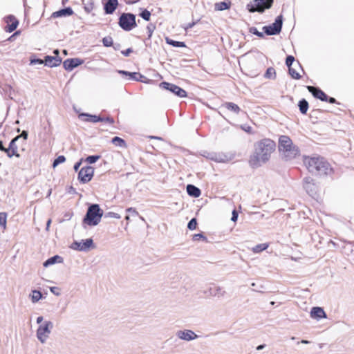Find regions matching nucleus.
Wrapping results in <instances>:
<instances>
[{"mask_svg":"<svg viewBox=\"0 0 354 354\" xmlns=\"http://www.w3.org/2000/svg\"><path fill=\"white\" fill-rule=\"evenodd\" d=\"M303 183H304L303 185H308L309 184H315L314 180L310 176L305 177L303 179Z\"/></svg>","mask_w":354,"mask_h":354,"instance_id":"obj_60","label":"nucleus"},{"mask_svg":"<svg viewBox=\"0 0 354 354\" xmlns=\"http://www.w3.org/2000/svg\"><path fill=\"white\" fill-rule=\"evenodd\" d=\"M310 316L311 318L317 321L327 318V315L324 308L319 306L313 307L310 312Z\"/></svg>","mask_w":354,"mask_h":354,"instance_id":"obj_20","label":"nucleus"},{"mask_svg":"<svg viewBox=\"0 0 354 354\" xmlns=\"http://www.w3.org/2000/svg\"><path fill=\"white\" fill-rule=\"evenodd\" d=\"M111 143L117 147H127L126 141L123 138L118 137V136H115V137L112 138Z\"/></svg>","mask_w":354,"mask_h":354,"instance_id":"obj_31","label":"nucleus"},{"mask_svg":"<svg viewBox=\"0 0 354 354\" xmlns=\"http://www.w3.org/2000/svg\"><path fill=\"white\" fill-rule=\"evenodd\" d=\"M84 162V158H81L78 161H77L73 165V169L75 171H79L80 169V167Z\"/></svg>","mask_w":354,"mask_h":354,"instance_id":"obj_51","label":"nucleus"},{"mask_svg":"<svg viewBox=\"0 0 354 354\" xmlns=\"http://www.w3.org/2000/svg\"><path fill=\"white\" fill-rule=\"evenodd\" d=\"M147 37L145 39L144 43H147V41L151 40V38L152 37L153 32L154 30L156 29V25L152 23H149L147 26Z\"/></svg>","mask_w":354,"mask_h":354,"instance_id":"obj_35","label":"nucleus"},{"mask_svg":"<svg viewBox=\"0 0 354 354\" xmlns=\"http://www.w3.org/2000/svg\"><path fill=\"white\" fill-rule=\"evenodd\" d=\"M118 24L124 31L129 32L138 26L136 15L132 12H122L118 17Z\"/></svg>","mask_w":354,"mask_h":354,"instance_id":"obj_5","label":"nucleus"},{"mask_svg":"<svg viewBox=\"0 0 354 354\" xmlns=\"http://www.w3.org/2000/svg\"><path fill=\"white\" fill-rule=\"evenodd\" d=\"M62 61L61 57H54L52 55H46L44 59V65L50 68L59 66Z\"/></svg>","mask_w":354,"mask_h":354,"instance_id":"obj_22","label":"nucleus"},{"mask_svg":"<svg viewBox=\"0 0 354 354\" xmlns=\"http://www.w3.org/2000/svg\"><path fill=\"white\" fill-rule=\"evenodd\" d=\"M278 147L279 151H283L286 160H292L300 153L299 147L293 144L288 136H280Z\"/></svg>","mask_w":354,"mask_h":354,"instance_id":"obj_4","label":"nucleus"},{"mask_svg":"<svg viewBox=\"0 0 354 354\" xmlns=\"http://www.w3.org/2000/svg\"><path fill=\"white\" fill-rule=\"evenodd\" d=\"M70 248L80 252H88L95 248V245L92 238L82 239L80 241H74L70 245Z\"/></svg>","mask_w":354,"mask_h":354,"instance_id":"obj_8","label":"nucleus"},{"mask_svg":"<svg viewBox=\"0 0 354 354\" xmlns=\"http://www.w3.org/2000/svg\"><path fill=\"white\" fill-rule=\"evenodd\" d=\"M138 15L146 21H149L151 19V12L147 8H140Z\"/></svg>","mask_w":354,"mask_h":354,"instance_id":"obj_32","label":"nucleus"},{"mask_svg":"<svg viewBox=\"0 0 354 354\" xmlns=\"http://www.w3.org/2000/svg\"><path fill=\"white\" fill-rule=\"evenodd\" d=\"M91 117V122L97 123L101 122L102 116L100 115L92 114Z\"/></svg>","mask_w":354,"mask_h":354,"instance_id":"obj_50","label":"nucleus"},{"mask_svg":"<svg viewBox=\"0 0 354 354\" xmlns=\"http://www.w3.org/2000/svg\"><path fill=\"white\" fill-rule=\"evenodd\" d=\"M101 122H106L110 124H113L115 122V120H114L113 118H112L111 116H106V117L102 116Z\"/></svg>","mask_w":354,"mask_h":354,"instance_id":"obj_54","label":"nucleus"},{"mask_svg":"<svg viewBox=\"0 0 354 354\" xmlns=\"http://www.w3.org/2000/svg\"><path fill=\"white\" fill-rule=\"evenodd\" d=\"M209 160L219 163H225L233 160L235 154L233 153H223V152H212V154H208Z\"/></svg>","mask_w":354,"mask_h":354,"instance_id":"obj_13","label":"nucleus"},{"mask_svg":"<svg viewBox=\"0 0 354 354\" xmlns=\"http://www.w3.org/2000/svg\"><path fill=\"white\" fill-rule=\"evenodd\" d=\"M223 107L227 109L228 111L234 113L236 114H239L240 112L245 113L243 111L240 107L235 103L232 102H226L222 105Z\"/></svg>","mask_w":354,"mask_h":354,"instance_id":"obj_26","label":"nucleus"},{"mask_svg":"<svg viewBox=\"0 0 354 354\" xmlns=\"http://www.w3.org/2000/svg\"><path fill=\"white\" fill-rule=\"evenodd\" d=\"M192 239L194 241H202L204 242L208 241L207 237L204 234L203 232H200V233L193 234Z\"/></svg>","mask_w":354,"mask_h":354,"instance_id":"obj_36","label":"nucleus"},{"mask_svg":"<svg viewBox=\"0 0 354 354\" xmlns=\"http://www.w3.org/2000/svg\"><path fill=\"white\" fill-rule=\"evenodd\" d=\"M19 139V136H15L9 142L8 147H6V156L11 158L12 157L20 158V154L18 153V147L16 144L17 141Z\"/></svg>","mask_w":354,"mask_h":354,"instance_id":"obj_16","label":"nucleus"},{"mask_svg":"<svg viewBox=\"0 0 354 354\" xmlns=\"http://www.w3.org/2000/svg\"><path fill=\"white\" fill-rule=\"evenodd\" d=\"M307 90L312 94V95L322 102H325L326 100V94L319 87L314 86H306Z\"/></svg>","mask_w":354,"mask_h":354,"instance_id":"obj_18","label":"nucleus"},{"mask_svg":"<svg viewBox=\"0 0 354 354\" xmlns=\"http://www.w3.org/2000/svg\"><path fill=\"white\" fill-rule=\"evenodd\" d=\"M7 216L8 214L6 212H0V226L3 229L6 228Z\"/></svg>","mask_w":354,"mask_h":354,"instance_id":"obj_42","label":"nucleus"},{"mask_svg":"<svg viewBox=\"0 0 354 354\" xmlns=\"http://www.w3.org/2000/svg\"><path fill=\"white\" fill-rule=\"evenodd\" d=\"M21 33V31L20 30H15L14 31V33L11 35L8 38H7L3 42L9 41L12 42L15 41L17 38V37L19 36Z\"/></svg>","mask_w":354,"mask_h":354,"instance_id":"obj_46","label":"nucleus"},{"mask_svg":"<svg viewBox=\"0 0 354 354\" xmlns=\"http://www.w3.org/2000/svg\"><path fill=\"white\" fill-rule=\"evenodd\" d=\"M104 212L97 203L88 204L86 212L82 221V226L84 229L87 227H94L97 225L101 221Z\"/></svg>","mask_w":354,"mask_h":354,"instance_id":"obj_3","label":"nucleus"},{"mask_svg":"<svg viewBox=\"0 0 354 354\" xmlns=\"http://www.w3.org/2000/svg\"><path fill=\"white\" fill-rule=\"evenodd\" d=\"M84 63V60L79 57L68 58L63 62V68L66 71H71Z\"/></svg>","mask_w":354,"mask_h":354,"instance_id":"obj_15","label":"nucleus"},{"mask_svg":"<svg viewBox=\"0 0 354 354\" xmlns=\"http://www.w3.org/2000/svg\"><path fill=\"white\" fill-rule=\"evenodd\" d=\"M160 88L168 91L179 97H185L187 95V91L179 86L163 81L159 84Z\"/></svg>","mask_w":354,"mask_h":354,"instance_id":"obj_12","label":"nucleus"},{"mask_svg":"<svg viewBox=\"0 0 354 354\" xmlns=\"http://www.w3.org/2000/svg\"><path fill=\"white\" fill-rule=\"evenodd\" d=\"M30 64H44V59L37 57L36 55H32L30 57Z\"/></svg>","mask_w":354,"mask_h":354,"instance_id":"obj_44","label":"nucleus"},{"mask_svg":"<svg viewBox=\"0 0 354 354\" xmlns=\"http://www.w3.org/2000/svg\"><path fill=\"white\" fill-rule=\"evenodd\" d=\"M20 138H23L24 140H27L28 137V132L26 130H23L20 135H17Z\"/></svg>","mask_w":354,"mask_h":354,"instance_id":"obj_64","label":"nucleus"},{"mask_svg":"<svg viewBox=\"0 0 354 354\" xmlns=\"http://www.w3.org/2000/svg\"><path fill=\"white\" fill-rule=\"evenodd\" d=\"M104 216L110 217V218H115L117 219H120L121 218V216L119 214L113 212H109L106 213Z\"/></svg>","mask_w":354,"mask_h":354,"instance_id":"obj_52","label":"nucleus"},{"mask_svg":"<svg viewBox=\"0 0 354 354\" xmlns=\"http://www.w3.org/2000/svg\"><path fill=\"white\" fill-rule=\"evenodd\" d=\"M283 22V17L281 14L278 15L274 21L269 25L263 26L262 30L268 36L277 35L281 32Z\"/></svg>","mask_w":354,"mask_h":354,"instance_id":"obj_7","label":"nucleus"},{"mask_svg":"<svg viewBox=\"0 0 354 354\" xmlns=\"http://www.w3.org/2000/svg\"><path fill=\"white\" fill-rule=\"evenodd\" d=\"M273 3L274 0H252L247 4L246 9L251 13H263L266 10L270 9Z\"/></svg>","mask_w":354,"mask_h":354,"instance_id":"obj_6","label":"nucleus"},{"mask_svg":"<svg viewBox=\"0 0 354 354\" xmlns=\"http://www.w3.org/2000/svg\"><path fill=\"white\" fill-rule=\"evenodd\" d=\"M165 41L168 45H170L176 48H185L187 45L184 41H176L169 38V37H165Z\"/></svg>","mask_w":354,"mask_h":354,"instance_id":"obj_27","label":"nucleus"},{"mask_svg":"<svg viewBox=\"0 0 354 354\" xmlns=\"http://www.w3.org/2000/svg\"><path fill=\"white\" fill-rule=\"evenodd\" d=\"M208 292L210 295L214 297H223L225 293V290H223L219 286H216L215 284H212L208 289Z\"/></svg>","mask_w":354,"mask_h":354,"instance_id":"obj_25","label":"nucleus"},{"mask_svg":"<svg viewBox=\"0 0 354 354\" xmlns=\"http://www.w3.org/2000/svg\"><path fill=\"white\" fill-rule=\"evenodd\" d=\"M298 107L301 114H306L309 108L308 102L304 98L301 99L298 102Z\"/></svg>","mask_w":354,"mask_h":354,"instance_id":"obj_28","label":"nucleus"},{"mask_svg":"<svg viewBox=\"0 0 354 354\" xmlns=\"http://www.w3.org/2000/svg\"><path fill=\"white\" fill-rule=\"evenodd\" d=\"M238 217H239V212L236 209H234L232 212L231 221L232 222L235 223L237 221Z\"/></svg>","mask_w":354,"mask_h":354,"instance_id":"obj_58","label":"nucleus"},{"mask_svg":"<svg viewBox=\"0 0 354 354\" xmlns=\"http://www.w3.org/2000/svg\"><path fill=\"white\" fill-rule=\"evenodd\" d=\"M275 149L276 143L270 138H263L256 142L254 145V153L249 158V165L252 169H256L261 167L262 163H266Z\"/></svg>","mask_w":354,"mask_h":354,"instance_id":"obj_1","label":"nucleus"},{"mask_svg":"<svg viewBox=\"0 0 354 354\" xmlns=\"http://www.w3.org/2000/svg\"><path fill=\"white\" fill-rule=\"evenodd\" d=\"M263 77L266 78V79H269V80H275L276 77H277V74H276V71L275 69L273 68V67H268L264 75H263Z\"/></svg>","mask_w":354,"mask_h":354,"instance_id":"obj_30","label":"nucleus"},{"mask_svg":"<svg viewBox=\"0 0 354 354\" xmlns=\"http://www.w3.org/2000/svg\"><path fill=\"white\" fill-rule=\"evenodd\" d=\"M94 8V2L90 0L89 2L84 6V11L86 13H90Z\"/></svg>","mask_w":354,"mask_h":354,"instance_id":"obj_48","label":"nucleus"},{"mask_svg":"<svg viewBox=\"0 0 354 354\" xmlns=\"http://www.w3.org/2000/svg\"><path fill=\"white\" fill-rule=\"evenodd\" d=\"M186 192L189 196L193 198H198L201 195V190L192 184H188L186 186Z\"/></svg>","mask_w":354,"mask_h":354,"instance_id":"obj_23","label":"nucleus"},{"mask_svg":"<svg viewBox=\"0 0 354 354\" xmlns=\"http://www.w3.org/2000/svg\"><path fill=\"white\" fill-rule=\"evenodd\" d=\"M241 129L248 133L251 134L253 133L252 127H250L249 125L242 124V125H241Z\"/></svg>","mask_w":354,"mask_h":354,"instance_id":"obj_55","label":"nucleus"},{"mask_svg":"<svg viewBox=\"0 0 354 354\" xmlns=\"http://www.w3.org/2000/svg\"><path fill=\"white\" fill-rule=\"evenodd\" d=\"M95 169L91 165L82 167L78 171L77 180L80 184H86L90 182L94 176Z\"/></svg>","mask_w":354,"mask_h":354,"instance_id":"obj_11","label":"nucleus"},{"mask_svg":"<svg viewBox=\"0 0 354 354\" xmlns=\"http://www.w3.org/2000/svg\"><path fill=\"white\" fill-rule=\"evenodd\" d=\"M67 193L70 194H77L76 189L73 186H69L66 189Z\"/></svg>","mask_w":354,"mask_h":354,"instance_id":"obj_63","label":"nucleus"},{"mask_svg":"<svg viewBox=\"0 0 354 354\" xmlns=\"http://www.w3.org/2000/svg\"><path fill=\"white\" fill-rule=\"evenodd\" d=\"M303 187L304 189L306 191V192L310 196L316 193L315 184H309L308 185H303Z\"/></svg>","mask_w":354,"mask_h":354,"instance_id":"obj_39","label":"nucleus"},{"mask_svg":"<svg viewBox=\"0 0 354 354\" xmlns=\"http://www.w3.org/2000/svg\"><path fill=\"white\" fill-rule=\"evenodd\" d=\"M231 2L230 1H223L215 3L216 10L223 11L228 10L230 8Z\"/></svg>","mask_w":354,"mask_h":354,"instance_id":"obj_29","label":"nucleus"},{"mask_svg":"<svg viewBox=\"0 0 354 354\" xmlns=\"http://www.w3.org/2000/svg\"><path fill=\"white\" fill-rule=\"evenodd\" d=\"M31 301L32 303H37L43 298L41 292L39 290H32V295H30Z\"/></svg>","mask_w":354,"mask_h":354,"instance_id":"obj_33","label":"nucleus"},{"mask_svg":"<svg viewBox=\"0 0 354 354\" xmlns=\"http://www.w3.org/2000/svg\"><path fill=\"white\" fill-rule=\"evenodd\" d=\"M74 14V11L71 7H64L61 8L57 11L53 12L51 14V18H59V17H66L72 16Z\"/></svg>","mask_w":354,"mask_h":354,"instance_id":"obj_21","label":"nucleus"},{"mask_svg":"<svg viewBox=\"0 0 354 354\" xmlns=\"http://www.w3.org/2000/svg\"><path fill=\"white\" fill-rule=\"evenodd\" d=\"M101 158V155L100 154H95V155H89L86 156L85 158H84V162L92 165L95 163L97 160H99Z\"/></svg>","mask_w":354,"mask_h":354,"instance_id":"obj_34","label":"nucleus"},{"mask_svg":"<svg viewBox=\"0 0 354 354\" xmlns=\"http://www.w3.org/2000/svg\"><path fill=\"white\" fill-rule=\"evenodd\" d=\"M249 32L251 33V34H253L256 36H257L258 37H260V38H263L265 37V33H264V31L263 32H260L258 30V29L254 27V26H252V27H250L249 28Z\"/></svg>","mask_w":354,"mask_h":354,"instance_id":"obj_41","label":"nucleus"},{"mask_svg":"<svg viewBox=\"0 0 354 354\" xmlns=\"http://www.w3.org/2000/svg\"><path fill=\"white\" fill-rule=\"evenodd\" d=\"M133 50L132 48H128L126 50H121V53L124 57H128L129 55L133 53Z\"/></svg>","mask_w":354,"mask_h":354,"instance_id":"obj_61","label":"nucleus"},{"mask_svg":"<svg viewBox=\"0 0 354 354\" xmlns=\"http://www.w3.org/2000/svg\"><path fill=\"white\" fill-rule=\"evenodd\" d=\"M53 328V324L50 321H45L41 324H40L36 331V335L37 339L41 342L44 343L47 338L48 337L49 334L51 332V330Z\"/></svg>","mask_w":354,"mask_h":354,"instance_id":"obj_9","label":"nucleus"},{"mask_svg":"<svg viewBox=\"0 0 354 354\" xmlns=\"http://www.w3.org/2000/svg\"><path fill=\"white\" fill-rule=\"evenodd\" d=\"M102 42L104 47H111V46H113V41L111 36L103 37Z\"/></svg>","mask_w":354,"mask_h":354,"instance_id":"obj_43","label":"nucleus"},{"mask_svg":"<svg viewBox=\"0 0 354 354\" xmlns=\"http://www.w3.org/2000/svg\"><path fill=\"white\" fill-rule=\"evenodd\" d=\"M50 291L55 296H59L61 295L60 289L57 286L50 287Z\"/></svg>","mask_w":354,"mask_h":354,"instance_id":"obj_57","label":"nucleus"},{"mask_svg":"<svg viewBox=\"0 0 354 354\" xmlns=\"http://www.w3.org/2000/svg\"><path fill=\"white\" fill-rule=\"evenodd\" d=\"M66 157L64 155H59L56 158L54 159L52 167L55 168L59 165L64 163L66 161Z\"/></svg>","mask_w":354,"mask_h":354,"instance_id":"obj_38","label":"nucleus"},{"mask_svg":"<svg viewBox=\"0 0 354 354\" xmlns=\"http://www.w3.org/2000/svg\"><path fill=\"white\" fill-rule=\"evenodd\" d=\"M198 225L197 218L194 217L192 218L187 223V228L189 230H194L196 229Z\"/></svg>","mask_w":354,"mask_h":354,"instance_id":"obj_45","label":"nucleus"},{"mask_svg":"<svg viewBox=\"0 0 354 354\" xmlns=\"http://www.w3.org/2000/svg\"><path fill=\"white\" fill-rule=\"evenodd\" d=\"M295 61V57L292 55H288L286 58V66L289 68L292 67V65L293 64L294 62Z\"/></svg>","mask_w":354,"mask_h":354,"instance_id":"obj_49","label":"nucleus"},{"mask_svg":"<svg viewBox=\"0 0 354 354\" xmlns=\"http://www.w3.org/2000/svg\"><path fill=\"white\" fill-rule=\"evenodd\" d=\"M104 12L105 15H112L118 8V0H102Z\"/></svg>","mask_w":354,"mask_h":354,"instance_id":"obj_17","label":"nucleus"},{"mask_svg":"<svg viewBox=\"0 0 354 354\" xmlns=\"http://www.w3.org/2000/svg\"><path fill=\"white\" fill-rule=\"evenodd\" d=\"M3 21L6 24L3 30L5 32L11 33L14 32L19 24V21L13 15H8L3 17Z\"/></svg>","mask_w":354,"mask_h":354,"instance_id":"obj_14","label":"nucleus"},{"mask_svg":"<svg viewBox=\"0 0 354 354\" xmlns=\"http://www.w3.org/2000/svg\"><path fill=\"white\" fill-rule=\"evenodd\" d=\"M288 73L289 75L292 78L293 80H300L301 78V75L295 71V68L292 67L288 68Z\"/></svg>","mask_w":354,"mask_h":354,"instance_id":"obj_37","label":"nucleus"},{"mask_svg":"<svg viewBox=\"0 0 354 354\" xmlns=\"http://www.w3.org/2000/svg\"><path fill=\"white\" fill-rule=\"evenodd\" d=\"M126 212L127 213L131 214V215L133 216H136L139 215L138 211L134 207H128L126 209Z\"/></svg>","mask_w":354,"mask_h":354,"instance_id":"obj_56","label":"nucleus"},{"mask_svg":"<svg viewBox=\"0 0 354 354\" xmlns=\"http://www.w3.org/2000/svg\"><path fill=\"white\" fill-rule=\"evenodd\" d=\"M326 100H325V102H328L330 104H339L340 103L339 102L337 101V100L333 97H330V96H328V95H326Z\"/></svg>","mask_w":354,"mask_h":354,"instance_id":"obj_59","label":"nucleus"},{"mask_svg":"<svg viewBox=\"0 0 354 354\" xmlns=\"http://www.w3.org/2000/svg\"><path fill=\"white\" fill-rule=\"evenodd\" d=\"M89 116H92V114L88 113H81L78 115L79 118L86 122H91V117Z\"/></svg>","mask_w":354,"mask_h":354,"instance_id":"obj_47","label":"nucleus"},{"mask_svg":"<svg viewBox=\"0 0 354 354\" xmlns=\"http://www.w3.org/2000/svg\"><path fill=\"white\" fill-rule=\"evenodd\" d=\"M118 73L123 77H127L129 80H133L145 84H151L153 82V80L147 78L139 72H130L124 70H118Z\"/></svg>","mask_w":354,"mask_h":354,"instance_id":"obj_10","label":"nucleus"},{"mask_svg":"<svg viewBox=\"0 0 354 354\" xmlns=\"http://www.w3.org/2000/svg\"><path fill=\"white\" fill-rule=\"evenodd\" d=\"M73 216V212L71 210L66 212L63 216V221H69Z\"/></svg>","mask_w":354,"mask_h":354,"instance_id":"obj_53","label":"nucleus"},{"mask_svg":"<svg viewBox=\"0 0 354 354\" xmlns=\"http://www.w3.org/2000/svg\"><path fill=\"white\" fill-rule=\"evenodd\" d=\"M268 248V243L258 244L255 247L253 248V252L255 253L261 252L266 250Z\"/></svg>","mask_w":354,"mask_h":354,"instance_id":"obj_40","label":"nucleus"},{"mask_svg":"<svg viewBox=\"0 0 354 354\" xmlns=\"http://www.w3.org/2000/svg\"><path fill=\"white\" fill-rule=\"evenodd\" d=\"M200 20L198 19L196 21H193L191 23H189L185 27V29L187 30L188 29H191L192 28H193Z\"/></svg>","mask_w":354,"mask_h":354,"instance_id":"obj_62","label":"nucleus"},{"mask_svg":"<svg viewBox=\"0 0 354 354\" xmlns=\"http://www.w3.org/2000/svg\"><path fill=\"white\" fill-rule=\"evenodd\" d=\"M304 164L308 171L315 176H331L334 173L330 164L325 158L320 156H304Z\"/></svg>","mask_w":354,"mask_h":354,"instance_id":"obj_2","label":"nucleus"},{"mask_svg":"<svg viewBox=\"0 0 354 354\" xmlns=\"http://www.w3.org/2000/svg\"><path fill=\"white\" fill-rule=\"evenodd\" d=\"M64 261V259L62 257L58 255V254H55L50 258H48V259H46L44 263H43V266L44 268H48L50 266H53L55 263H63Z\"/></svg>","mask_w":354,"mask_h":354,"instance_id":"obj_24","label":"nucleus"},{"mask_svg":"<svg viewBox=\"0 0 354 354\" xmlns=\"http://www.w3.org/2000/svg\"><path fill=\"white\" fill-rule=\"evenodd\" d=\"M176 336L179 339L187 342L196 339L198 337V336L193 330L189 329L177 331Z\"/></svg>","mask_w":354,"mask_h":354,"instance_id":"obj_19","label":"nucleus"}]
</instances>
